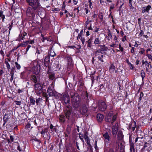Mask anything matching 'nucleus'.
Instances as JSON below:
<instances>
[{"label":"nucleus","mask_w":152,"mask_h":152,"mask_svg":"<svg viewBox=\"0 0 152 152\" xmlns=\"http://www.w3.org/2000/svg\"><path fill=\"white\" fill-rule=\"evenodd\" d=\"M102 54H101V53L99 52L98 51H96L95 52V56L97 57L102 62H103L104 61L102 59V58H103V55Z\"/></svg>","instance_id":"1a4fd4ad"},{"label":"nucleus","mask_w":152,"mask_h":152,"mask_svg":"<svg viewBox=\"0 0 152 152\" xmlns=\"http://www.w3.org/2000/svg\"><path fill=\"white\" fill-rule=\"evenodd\" d=\"M60 66L58 61H56L54 64V66L55 68V70L58 72L61 69Z\"/></svg>","instance_id":"dca6fc26"},{"label":"nucleus","mask_w":152,"mask_h":152,"mask_svg":"<svg viewBox=\"0 0 152 152\" xmlns=\"http://www.w3.org/2000/svg\"><path fill=\"white\" fill-rule=\"evenodd\" d=\"M83 31V30L82 29L80 31V33L78 34V36L77 37H80V36H82Z\"/></svg>","instance_id":"8fccbe9b"},{"label":"nucleus","mask_w":152,"mask_h":152,"mask_svg":"<svg viewBox=\"0 0 152 152\" xmlns=\"http://www.w3.org/2000/svg\"><path fill=\"white\" fill-rule=\"evenodd\" d=\"M85 141L86 142L87 144L90 145V140L88 137L84 138Z\"/></svg>","instance_id":"e433bc0d"},{"label":"nucleus","mask_w":152,"mask_h":152,"mask_svg":"<svg viewBox=\"0 0 152 152\" xmlns=\"http://www.w3.org/2000/svg\"><path fill=\"white\" fill-rule=\"evenodd\" d=\"M101 38L99 37L95 39L94 44L95 45H100L101 43Z\"/></svg>","instance_id":"aec40b11"},{"label":"nucleus","mask_w":152,"mask_h":152,"mask_svg":"<svg viewBox=\"0 0 152 152\" xmlns=\"http://www.w3.org/2000/svg\"><path fill=\"white\" fill-rule=\"evenodd\" d=\"M71 97L72 99V104L75 107H78L80 103V96L77 93H71Z\"/></svg>","instance_id":"f257e3e1"},{"label":"nucleus","mask_w":152,"mask_h":152,"mask_svg":"<svg viewBox=\"0 0 152 152\" xmlns=\"http://www.w3.org/2000/svg\"><path fill=\"white\" fill-rule=\"evenodd\" d=\"M141 76L142 77V80H143L145 76V74L144 71L142 70L141 72Z\"/></svg>","instance_id":"c9c22d12"},{"label":"nucleus","mask_w":152,"mask_h":152,"mask_svg":"<svg viewBox=\"0 0 152 152\" xmlns=\"http://www.w3.org/2000/svg\"><path fill=\"white\" fill-rule=\"evenodd\" d=\"M118 42L116 41H115V43H112L111 45H110V46L111 47H117L118 45Z\"/></svg>","instance_id":"7c9ffc66"},{"label":"nucleus","mask_w":152,"mask_h":152,"mask_svg":"<svg viewBox=\"0 0 152 152\" xmlns=\"http://www.w3.org/2000/svg\"><path fill=\"white\" fill-rule=\"evenodd\" d=\"M48 74L49 78L50 80H53L55 77V75L51 72V70L50 69L51 66H48Z\"/></svg>","instance_id":"9d476101"},{"label":"nucleus","mask_w":152,"mask_h":152,"mask_svg":"<svg viewBox=\"0 0 152 152\" xmlns=\"http://www.w3.org/2000/svg\"><path fill=\"white\" fill-rule=\"evenodd\" d=\"M72 107L70 105L66 106V108L64 110V113L65 114V116L66 118L69 120V119L70 115L72 113Z\"/></svg>","instance_id":"20e7f679"},{"label":"nucleus","mask_w":152,"mask_h":152,"mask_svg":"<svg viewBox=\"0 0 152 152\" xmlns=\"http://www.w3.org/2000/svg\"><path fill=\"white\" fill-rule=\"evenodd\" d=\"M31 47V45H29L27 46V48L26 49V52H27L28 51L29 48H30Z\"/></svg>","instance_id":"338daca9"},{"label":"nucleus","mask_w":152,"mask_h":152,"mask_svg":"<svg viewBox=\"0 0 152 152\" xmlns=\"http://www.w3.org/2000/svg\"><path fill=\"white\" fill-rule=\"evenodd\" d=\"M149 145V144L147 143V142H145L143 148H142V149H145V148L148 147Z\"/></svg>","instance_id":"a18cd8bd"},{"label":"nucleus","mask_w":152,"mask_h":152,"mask_svg":"<svg viewBox=\"0 0 152 152\" xmlns=\"http://www.w3.org/2000/svg\"><path fill=\"white\" fill-rule=\"evenodd\" d=\"M80 39L82 42V43L83 45H84L85 43V38L83 37V36H80L79 37H77V39Z\"/></svg>","instance_id":"c85d7f7f"},{"label":"nucleus","mask_w":152,"mask_h":152,"mask_svg":"<svg viewBox=\"0 0 152 152\" xmlns=\"http://www.w3.org/2000/svg\"><path fill=\"white\" fill-rule=\"evenodd\" d=\"M143 96V93L142 92L141 93L140 95V97L139 98V101H140L141 100Z\"/></svg>","instance_id":"3c124183"},{"label":"nucleus","mask_w":152,"mask_h":152,"mask_svg":"<svg viewBox=\"0 0 152 152\" xmlns=\"http://www.w3.org/2000/svg\"><path fill=\"white\" fill-rule=\"evenodd\" d=\"M47 92L50 96H54L55 95V91L50 87L48 88Z\"/></svg>","instance_id":"4468645a"},{"label":"nucleus","mask_w":152,"mask_h":152,"mask_svg":"<svg viewBox=\"0 0 152 152\" xmlns=\"http://www.w3.org/2000/svg\"><path fill=\"white\" fill-rule=\"evenodd\" d=\"M15 66H16V67L17 68V69H19L20 68V67H21L20 66V65L19 64H18V63L16 62H15Z\"/></svg>","instance_id":"a19ab883"},{"label":"nucleus","mask_w":152,"mask_h":152,"mask_svg":"<svg viewBox=\"0 0 152 152\" xmlns=\"http://www.w3.org/2000/svg\"><path fill=\"white\" fill-rule=\"evenodd\" d=\"M108 36L110 37V39H112V35L110 31L109 30H108Z\"/></svg>","instance_id":"c03bdc74"},{"label":"nucleus","mask_w":152,"mask_h":152,"mask_svg":"<svg viewBox=\"0 0 152 152\" xmlns=\"http://www.w3.org/2000/svg\"><path fill=\"white\" fill-rule=\"evenodd\" d=\"M99 17L101 20H102L103 17L102 13H100L99 14Z\"/></svg>","instance_id":"49530a36"},{"label":"nucleus","mask_w":152,"mask_h":152,"mask_svg":"<svg viewBox=\"0 0 152 152\" xmlns=\"http://www.w3.org/2000/svg\"><path fill=\"white\" fill-rule=\"evenodd\" d=\"M42 87L40 83H36L34 85L35 91L38 94H39L42 92Z\"/></svg>","instance_id":"423d86ee"},{"label":"nucleus","mask_w":152,"mask_h":152,"mask_svg":"<svg viewBox=\"0 0 152 152\" xmlns=\"http://www.w3.org/2000/svg\"><path fill=\"white\" fill-rule=\"evenodd\" d=\"M69 121H71V125H72L74 123V121H75V120L73 119H71L70 120H68Z\"/></svg>","instance_id":"e2e57ef3"},{"label":"nucleus","mask_w":152,"mask_h":152,"mask_svg":"<svg viewBox=\"0 0 152 152\" xmlns=\"http://www.w3.org/2000/svg\"><path fill=\"white\" fill-rule=\"evenodd\" d=\"M28 4L34 10H38L40 8L41 5L39 0H26Z\"/></svg>","instance_id":"f03ea898"},{"label":"nucleus","mask_w":152,"mask_h":152,"mask_svg":"<svg viewBox=\"0 0 152 152\" xmlns=\"http://www.w3.org/2000/svg\"><path fill=\"white\" fill-rule=\"evenodd\" d=\"M27 45L26 44V43L25 42H23L22 43L20 44L18 46V47H25Z\"/></svg>","instance_id":"473e14b6"},{"label":"nucleus","mask_w":152,"mask_h":152,"mask_svg":"<svg viewBox=\"0 0 152 152\" xmlns=\"http://www.w3.org/2000/svg\"><path fill=\"white\" fill-rule=\"evenodd\" d=\"M34 65L32 68L34 72L36 74H38L41 69L40 64V63L37 61H34L33 62Z\"/></svg>","instance_id":"7ed1b4c3"},{"label":"nucleus","mask_w":152,"mask_h":152,"mask_svg":"<svg viewBox=\"0 0 152 152\" xmlns=\"http://www.w3.org/2000/svg\"><path fill=\"white\" fill-rule=\"evenodd\" d=\"M60 121L62 123H64L66 119L65 116L64 115H60L59 117Z\"/></svg>","instance_id":"b1692460"},{"label":"nucleus","mask_w":152,"mask_h":152,"mask_svg":"<svg viewBox=\"0 0 152 152\" xmlns=\"http://www.w3.org/2000/svg\"><path fill=\"white\" fill-rule=\"evenodd\" d=\"M145 50L143 49H142V50L139 52V53L140 54H143L144 53Z\"/></svg>","instance_id":"13d9d810"},{"label":"nucleus","mask_w":152,"mask_h":152,"mask_svg":"<svg viewBox=\"0 0 152 152\" xmlns=\"http://www.w3.org/2000/svg\"><path fill=\"white\" fill-rule=\"evenodd\" d=\"M40 142L39 140H37V141H35V142H34L35 144H36L38 145H39V144H40Z\"/></svg>","instance_id":"bf43d9fd"},{"label":"nucleus","mask_w":152,"mask_h":152,"mask_svg":"<svg viewBox=\"0 0 152 152\" xmlns=\"http://www.w3.org/2000/svg\"><path fill=\"white\" fill-rule=\"evenodd\" d=\"M10 74H11V73H13L14 74V71L15 70V68L13 67H12L11 68H10Z\"/></svg>","instance_id":"79ce46f5"},{"label":"nucleus","mask_w":152,"mask_h":152,"mask_svg":"<svg viewBox=\"0 0 152 152\" xmlns=\"http://www.w3.org/2000/svg\"><path fill=\"white\" fill-rule=\"evenodd\" d=\"M13 24V22L12 21L11 24H9V26L8 27L9 30V34H10V31L11 30V29H12V27Z\"/></svg>","instance_id":"4c0bfd02"},{"label":"nucleus","mask_w":152,"mask_h":152,"mask_svg":"<svg viewBox=\"0 0 152 152\" xmlns=\"http://www.w3.org/2000/svg\"><path fill=\"white\" fill-rule=\"evenodd\" d=\"M20 77L23 79H24L26 77V72H22L20 75Z\"/></svg>","instance_id":"a878e982"},{"label":"nucleus","mask_w":152,"mask_h":152,"mask_svg":"<svg viewBox=\"0 0 152 152\" xmlns=\"http://www.w3.org/2000/svg\"><path fill=\"white\" fill-rule=\"evenodd\" d=\"M145 65L147 66H148V67H149V66H150L149 63H148V62L147 61H145Z\"/></svg>","instance_id":"0e129e2a"},{"label":"nucleus","mask_w":152,"mask_h":152,"mask_svg":"<svg viewBox=\"0 0 152 152\" xmlns=\"http://www.w3.org/2000/svg\"><path fill=\"white\" fill-rule=\"evenodd\" d=\"M34 10L33 7H28L26 12V14L27 16L33 17L34 16V13L35 10Z\"/></svg>","instance_id":"39448f33"},{"label":"nucleus","mask_w":152,"mask_h":152,"mask_svg":"<svg viewBox=\"0 0 152 152\" xmlns=\"http://www.w3.org/2000/svg\"><path fill=\"white\" fill-rule=\"evenodd\" d=\"M29 100L30 101V103L32 105H34L35 104V101L33 99V97H30Z\"/></svg>","instance_id":"2f4dec72"},{"label":"nucleus","mask_w":152,"mask_h":152,"mask_svg":"<svg viewBox=\"0 0 152 152\" xmlns=\"http://www.w3.org/2000/svg\"><path fill=\"white\" fill-rule=\"evenodd\" d=\"M147 56L149 59H151V60L152 61V56H151V55L150 54H148L147 55Z\"/></svg>","instance_id":"5fc2aeb1"},{"label":"nucleus","mask_w":152,"mask_h":152,"mask_svg":"<svg viewBox=\"0 0 152 152\" xmlns=\"http://www.w3.org/2000/svg\"><path fill=\"white\" fill-rule=\"evenodd\" d=\"M109 152H114L113 148H110L109 149Z\"/></svg>","instance_id":"774afa93"},{"label":"nucleus","mask_w":152,"mask_h":152,"mask_svg":"<svg viewBox=\"0 0 152 152\" xmlns=\"http://www.w3.org/2000/svg\"><path fill=\"white\" fill-rule=\"evenodd\" d=\"M41 99L40 98H39L38 99H37L36 101V103L37 105L39 104V101H40Z\"/></svg>","instance_id":"de8ad7c7"},{"label":"nucleus","mask_w":152,"mask_h":152,"mask_svg":"<svg viewBox=\"0 0 152 152\" xmlns=\"http://www.w3.org/2000/svg\"><path fill=\"white\" fill-rule=\"evenodd\" d=\"M89 7L90 8H92L93 6L92 5V3L91 1V0H89Z\"/></svg>","instance_id":"052dcab7"},{"label":"nucleus","mask_w":152,"mask_h":152,"mask_svg":"<svg viewBox=\"0 0 152 152\" xmlns=\"http://www.w3.org/2000/svg\"><path fill=\"white\" fill-rule=\"evenodd\" d=\"M104 117L102 114H98L97 115V121L99 122H101L104 118Z\"/></svg>","instance_id":"412c9836"},{"label":"nucleus","mask_w":152,"mask_h":152,"mask_svg":"<svg viewBox=\"0 0 152 152\" xmlns=\"http://www.w3.org/2000/svg\"><path fill=\"white\" fill-rule=\"evenodd\" d=\"M124 135L121 131H119L118 132V138L119 140H121L123 137Z\"/></svg>","instance_id":"4be33fe9"},{"label":"nucleus","mask_w":152,"mask_h":152,"mask_svg":"<svg viewBox=\"0 0 152 152\" xmlns=\"http://www.w3.org/2000/svg\"><path fill=\"white\" fill-rule=\"evenodd\" d=\"M151 5H148L146 7H143L142 8V13H144L145 12H149V10L151 9Z\"/></svg>","instance_id":"ddd939ff"},{"label":"nucleus","mask_w":152,"mask_h":152,"mask_svg":"<svg viewBox=\"0 0 152 152\" xmlns=\"http://www.w3.org/2000/svg\"><path fill=\"white\" fill-rule=\"evenodd\" d=\"M88 137V133L87 132H86L84 133V137L85 138Z\"/></svg>","instance_id":"6e6d98bb"},{"label":"nucleus","mask_w":152,"mask_h":152,"mask_svg":"<svg viewBox=\"0 0 152 152\" xmlns=\"http://www.w3.org/2000/svg\"><path fill=\"white\" fill-rule=\"evenodd\" d=\"M119 48L120 49V50L121 51L123 52V48H122L120 44L119 45Z\"/></svg>","instance_id":"864d4df0"},{"label":"nucleus","mask_w":152,"mask_h":152,"mask_svg":"<svg viewBox=\"0 0 152 152\" xmlns=\"http://www.w3.org/2000/svg\"><path fill=\"white\" fill-rule=\"evenodd\" d=\"M130 150L131 152L133 151V152H134V147L133 145H132V144L130 145Z\"/></svg>","instance_id":"37998d69"},{"label":"nucleus","mask_w":152,"mask_h":152,"mask_svg":"<svg viewBox=\"0 0 152 152\" xmlns=\"http://www.w3.org/2000/svg\"><path fill=\"white\" fill-rule=\"evenodd\" d=\"M63 99L65 103H69V96L66 94H64L63 95Z\"/></svg>","instance_id":"2eb2a0df"},{"label":"nucleus","mask_w":152,"mask_h":152,"mask_svg":"<svg viewBox=\"0 0 152 152\" xmlns=\"http://www.w3.org/2000/svg\"><path fill=\"white\" fill-rule=\"evenodd\" d=\"M5 63L6 65V66L8 70H9V69H10V65L9 64V63L7 61H5Z\"/></svg>","instance_id":"58836bf2"},{"label":"nucleus","mask_w":152,"mask_h":152,"mask_svg":"<svg viewBox=\"0 0 152 152\" xmlns=\"http://www.w3.org/2000/svg\"><path fill=\"white\" fill-rule=\"evenodd\" d=\"M3 11H0V17H1L3 21H4V20L5 18V16L3 14Z\"/></svg>","instance_id":"f704fd0d"},{"label":"nucleus","mask_w":152,"mask_h":152,"mask_svg":"<svg viewBox=\"0 0 152 152\" xmlns=\"http://www.w3.org/2000/svg\"><path fill=\"white\" fill-rule=\"evenodd\" d=\"M87 47L91 48L92 47L91 42H89L87 45Z\"/></svg>","instance_id":"603ef678"},{"label":"nucleus","mask_w":152,"mask_h":152,"mask_svg":"<svg viewBox=\"0 0 152 152\" xmlns=\"http://www.w3.org/2000/svg\"><path fill=\"white\" fill-rule=\"evenodd\" d=\"M80 110L82 114H85L87 111L88 108L85 104H83L80 107Z\"/></svg>","instance_id":"f8f14e48"},{"label":"nucleus","mask_w":152,"mask_h":152,"mask_svg":"<svg viewBox=\"0 0 152 152\" xmlns=\"http://www.w3.org/2000/svg\"><path fill=\"white\" fill-rule=\"evenodd\" d=\"M113 115V112H111L108 113L106 116V121L108 122H110L112 120Z\"/></svg>","instance_id":"f3484780"},{"label":"nucleus","mask_w":152,"mask_h":152,"mask_svg":"<svg viewBox=\"0 0 152 152\" xmlns=\"http://www.w3.org/2000/svg\"><path fill=\"white\" fill-rule=\"evenodd\" d=\"M108 48L107 47L104 48H101V49H98L97 51H98L99 52L101 53V54H103L104 51H107V50Z\"/></svg>","instance_id":"393cba45"},{"label":"nucleus","mask_w":152,"mask_h":152,"mask_svg":"<svg viewBox=\"0 0 152 152\" xmlns=\"http://www.w3.org/2000/svg\"><path fill=\"white\" fill-rule=\"evenodd\" d=\"M117 118V115H113H113L112 117V120H111V123L112 124H113L114 122L116 120Z\"/></svg>","instance_id":"c756f323"},{"label":"nucleus","mask_w":152,"mask_h":152,"mask_svg":"<svg viewBox=\"0 0 152 152\" xmlns=\"http://www.w3.org/2000/svg\"><path fill=\"white\" fill-rule=\"evenodd\" d=\"M50 56L53 57L56 55V54L52 50H50L49 52V55Z\"/></svg>","instance_id":"bb28decb"},{"label":"nucleus","mask_w":152,"mask_h":152,"mask_svg":"<svg viewBox=\"0 0 152 152\" xmlns=\"http://www.w3.org/2000/svg\"><path fill=\"white\" fill-rule=\"evenodd\" d=\"M103 136L106 140L108 141L110 140V136L107 132L103 134Z\"/></svg>","instance_id":"cd10ccee"},{"label":"nucleus","mask_w":152,"mask_h":152,"mask_svg":"<svg viewBox=\"0 0 152 152\" xmlns=\"http://www.w3.org/2000/svg\"><path fill=\"white\" fill-rule=\"evenodd\" d=\"M118 124L116 123L115 125H113L112 127V133L113 135L116 136L118 132Z\"/></svg>","instance_id":"6e6552de"},{"label":"nucleus","mask_w":152,"mask_h":152,"mask_svg":"<svg viewBox=\"0 0 152 152\" xmlns=\"http://www.w3.org/2000/svg\"><path fill=\"white\" fill-rule=\"evenodd\" d=\"M14 74H13V73H11V74H10V75H11V78H10V81L11 82H12L13 79V78H14Z\"/></svg>","instance_id":"09e8293b"},{"label":"nucleus","mask_w":152,"mask_h":152,"mask_svg":"<svg viewBox=\"0 0 152 152\" xmlns=\"http://www.w3.org/2000/svg\"><path fill=\"white\" fill-rule=\"evenodd\" d=\"M46 132L45 130H42V132H41V133L42 135H44Z\"/></svg>","instance_id":"69168bd1"},{"label":"nucleus","mask_w":152,"mask_h":152,"mask_svg":"<svg viewBox=\"0 0 152 152\" xmlns=\"http://www.w3.org/2000/svg\"><path fill=\"white\" fill-rule=\"evenodd\" d=\"M9 118L10 117L9 115L6 114H5L3 118V119L4 122V123L3 124V126H4L5 125L6 123L7 122Z\"/></svg>","instance_id":"6ab92c4d"},{"label":"nucleus","mask_w":152,"mask_h":152,"mask_svg":"<svg viewBox=\"0 0 152 152\" xmlns=\"http://www.w3.org/2000/svg\"><path fill=\"white\" fill-rule=\"evenodd\" d=\"M52 10L54 12L59 11L60 10L58 8H56L52 9Z\"/></svg>","instance_id":"4d7b16f0"},{"label":"nucleus","mask_w":152,"mask_h":152,"mask_svg":"<svg viewBox=\"0 0 152 152\" xmlns=\"http://www.w3.org/2000/svg\"><path fill=\"white\" fill-rule=\"evenodd\" d=\"M118 69L117 68L115 69V66L114 65L112 64H111L109 67V71L110 73H113L114 72L115 73H117L118 72Z\"/></svg>","instance_id":"9b49d317"},{"label":"nucleus","mask_w":152,"mask_h":152,"mask_svg":"<svg viewBox=\"0 0 152 152\" xmlns=\"http://www.w3.org/2000/svg\"><path fill=\"white\" fill-rule=\"evenodd\" d=\"M31 80L34 82L35 83H37L38 80V77H37L35 75H32L31 77Z\"/></svg>","instance_id":"5701e85b"},{"label":"nucleus","mask_w":152,"mask_h":152,"mask_svg":"<svg viewBox=\"0 0 152 152\" xmlns=\"http://www.w3.org/2000/svg\"><path fill=\"white\" fill-rule=\"evenodd\" d=\"M50 56L49 55L47 56L44 60V64L45 66L48 67L49 64L50 63Z\"/></svg>","instance_id":"a211bd4d"},{"label":"nucleus","mask_w":152,"mask_h":152,"mask_svg":"<svg viewBox=\"0 0 152 152\" xmlns=\"http://www.w3.org/2000/svg\"><path fill=\"white\" fill-rule=\"evenodd\" d=\"M79 135L80 138L82 141V142L84 143V142L83 139L84 138V136H83V134H81L80 133H79Z\"/></svg>","instance_id":"72a5a7b5"},{"label":"nucleus","mask_w":152,"mask_h":152,"mask_svg":"<svg viewBox=\"0 0 152 152\" xmlns=\"http://www.w3.org/2000/svg\"><path fill=\"white\" fill-rule=\"evenodd\" d=\"M107 107L104 101L99 102L98 108L100 110L104 111Z\"/></svg>","instance_id":"0eeeda50"},{"label":"nucleus","mask_w":152,"mask_h":152,"mask_svg":"<svg viewBox=\"0 0 152 152\" xmlns=\"http://www.w3.org/2000/svg\"><path fill=\"white\" fill-rule=\"evenodd\" d=\"M114 7V4H111L110 6V9L111 10L112 9H113Z\"/></svg>","instance_id":"680f3d73"},{"label":"nucleus","mask_w":152,"mask_h":152,"mask_svg":"<svg viewBox=\"0 0 152 152\" xmlns=\"http://www.w3.org/2000/svg\"><path fill=\"white\" fill-rule=\"evenodd\" d=\"M14 102L15 104L18 105L20 106V105L21 103V101H15Z\"/></svg>","instance_id":"ea45409f"}]
</instances>
